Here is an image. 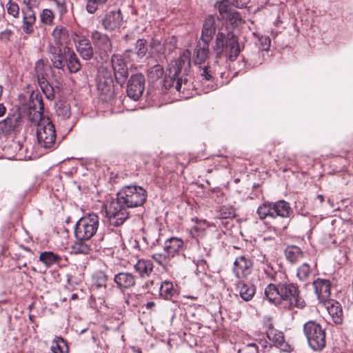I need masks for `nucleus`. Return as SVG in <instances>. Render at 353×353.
I'll return each instance as SVG.
<instances>
[{
	"label": "nucleus",
	"mask_w": 353,
	"mask_h": 353,
	"mask_svg": "<svg viewBox=\"0 0 353 353\" xmlns=\"http://www.w3.org/2000/svg\"><path fill=\"white\" fill-rule=\"evenodd\" d=\"M147 192L141 186L128 185L118 193L116 200L112 201L106 208V215L110 224L116 227L121 225L128 218V208H137L144 204Z\"/></svg>",
	"instance_id": "1"
},
{
	"label": "nucleus",
	"mask_w": 353,
	"mask_h": 353,
	"mask_svg": "<svg viewBox=\"0 0 353 353\" xmlns=\"http://www.w3.org/2000/svg\"><path fill=\"white\" fill-rule=\"evenodd\" d=\"M190 68L191 52L185 50L176 59L170 63L163 81L165 90H176L179 92L188 90Z\"/></svg>",
	"instance_id": "2"
},
{
	"label": "nucleus",
	"mask_w": 353,
	"mask_h": 353,
	"mask_svg": "<svg viewBox=\"0 0 353 353\" xmlns=\"http://www.w3.org/2000/svg\"><path fill=\"white\" fill-rule=\"evenodd\" d=\"M269 302L276 305H282L288 309L303 308L304 300L299 296L298 286L290 282H280L278 284L270 283L264 291Z\"/></svg>",
	"instance_id": "3"
},
{
	"label": "nucleus",
	"mask_w": 353,
	"mask_h": 353,
	"mask_svg": "<svg viewBox=\"0 0 353 353\" xmlns=\"http://www.w3.org/2000/svg\"><path fill=\"white\" fill-rule=\"evenodd\" d=\"M256 213L261 220L270 218L272 222H265L270 225L274 230H284L288 226L289 219L293 214V209L290 204L285 200H279L275 202H264L259 206Z\"/></svg>",
	"instance_id": "4"
},
{
	"label": "nucleus",
	"mask_w": 353,
	"mask_h": 353,
	"mask_svg": "<svg viewBox=\"0 0 353 353\" xmlns=\"http://www.w3.org/2000/svg\"><path fill=\"white\" fill-rule=\"evenodd\" d=\"M212 49L216 58L225 57L231 61L236 59L241 50L238 37L228 28L218 31Z\"/></svg>",
	"instance_id": "5"
},
{
	"label": "nucleus",
	"mask_w": 353,
	"mask_h": 353,
	"mask_svg": "<svg viewBox=\"0 0 353 353\" xmlns=\"http://www.w3.org/2000/svg\"><path fill=\"white\" fill-rule=\"evenodd\" d=\"M18 108L28 117L31 123H39V121L47 118L43 115V101L41 94L38 92H32L28 100L21 102Z\"/></svg>",
	"instance_id": "6"
},
{
	"label": "nucleus",
	"mask_w": 353,
	"mask_h": 353,
	"mask_svg": "<svg viewBox=\"0 0 353 353\" xmlns=\"http://www.w3.org/2000/svg\"><path fill=\"white\" fill-rule=\"evenodd\" d=\"M303 332L308 345L315 350L323 349L326 344L325 330L322 326L314 321H309L304 324Z\"/></svg>",
	"instance_id": "7"
},
{
	"label": "nucleus",
	"mask_w": 353,
	"mask_h": 353,
	"mask_svg": "<svg viewBox=\"0 0 353 353\" xmlns=\"http://www.w3.org/2000/svg\"><path fill=\"white\" fill-rule=\"evenodd\" d=\"M99 218L96 214H90L81 218L76 223L74 235L77 239L90 240L96 234Z\"/></svg>",
	"instance_id": "8"
},
{
	"label": "nucleus",
	"mask_w": 353,
	"mask_h": 353,
	"mask_svg": "<svg viewBox=\"0 0 353 353\" xmlns=\"http://www.w3.org/2000/svg\"><path fill=\"white\" fill-rule=\"evenodd\" d=\"M37 125V137L39 144L44 148H51L55 144L56 132L54 125L49 118H44Z\"/></svg>",
	"instance_id": "9"
},
{
	"label": "nucleus",
	"mask_w": 353,
	"mask_h": 353,
	"mask_svg": "<svg viewBox=\"0 0 353 353\" xmlns=\"http://www.w3.org/2000/svg\"><path fill=\"white\" fill-rule=\"evenodd\" d=\"M23 119L19 108L10 110L6 119L0 121V132L5 134H18L23 127Z\"/></svg>",
	"instance_id": "10"
},
{
	"label": "nucleus",
	"mask_w": 353,
	"mask_h": 353,
	"mask_svg": "<svg viewBox=\"0 0 353 353\" xmlns=\"http://www.w3.org/2000/svg\"><path fill=\"white\" fill-rule=\"evenodd\" d=\"M24 7L21 9L22 24L21 28L26 34H32L34 32L36 23V13L33 8L39 6L37 0H23Z\"/></svg>",
	"instance_id": "11"
},
{
	"label": "nucleus",
	"mask_w": 353,
	"mask_h": 353,
	"mask_svg": "<svg viewBox=\"0 0 353 353\" xmlns=\"http://www.w3.org/2000/svg\"><path fill=\"white\" fill-rule=\"evenodd\" d=\"M104 71L108 73V77H99L97 86L101 100L110 102L114 97V81L112 77L111 71L108 70H104Z\"/></svg>",
	"instance_id": "12"
},
{
	"label": "nucleus",
	"mask_w": 353,
	"mask_h": 353,
	"mask_svg": "<svg viewBox=\"0 0 353 353\" xmlns=\"http://www.w3.org/2000/svg\"><path fill=\"white\" fill-rule=\"evenodd\" d=\"M91 39L95 48L99 52L100 58L105 61L108 58V54L112 51V43L108 35L99 31L92 32Z\"/></svg>",
	"instance_id": "13"
},
{
	"label": "nucleus",
	"mask_w": 353,
	"mask_h": 353,
	"mask_svg": "<svg viewBox=\"0 0 353 353\" xmlns=\"http://www.w3.org/2000/svg\"><path fill=\"white\" fill-rule=\"evenodd\" d=\"M145 89V77L141 73L130 77L127 84V94L134 101H138L143 94Z\"/></svg>",
	"instance_id": "14"
},
{
	"label": "nucleus",
	"mask_w": 353,
	"mask_h": 353,
	"mask_svg": "<svg viewBox=\"0 0 353 353\" xmlns=\"http://www.w3.org/2000/svg\"><path fill=\"white\" fill-rule=\"evenodd\" d=\"M70 48L68 46H64L62 48L61 46H56L53 43L48 45V52L54 68L61 70L64 68L66 61V50Z\"/></svg>",
	"instance_id": "15"
},
{
	"label": "nucleus",
	"mask_w": 353,
	"mask_h": 353,
	"mask_svg": "<svg viewBox=\"0 0 353 353\" xmlns=\"http://www.w3.org/2000/svg\"><path fill=\"white\" fill-rule=\"evenodd\" d=\"M112 67L118 83L123 84L128 77V68L121 54H114L111 58Z\"/></svg>",
	"instance_id": "16"
},
{
	"label": "nucleus",
	"mask_w": 353,
	"mask_h": 353,
	"mask_svg": "<svg viewBox=\"0 0 353 353\" xmlns=\"http://www.w3.org/2000/svg\"><path fill=\"white\" fill-rule=\"evenodd\" d=\"M252 267L253 263L249 257L240 256L234 261L233 272L236 278L245 279L251 274Z\"/></svg>",
	"instance_id": "17"
},
{
	"label": "nucleus",
	"mask_w": 353,
	"mask_h": 353,
	"mask_svg": "<svg viewBox=\"0 0 353 353\" xmlns=\"http://www.w3.org/2000/svg\"><path fill=\"white\" fill-rule=\"evenodd\" d=\"M77 51L84 60H90L93 58L94 50L91 41L84 36L77 37L74 41Z\"/></svg>",
	"instance_id": "18"
},
{
	"label": "nucleus",
	"mask_w": 353,
	"mask_h": 353,
	"mask_svg": "<svg viewBox=\"0 0 353 353\" xmlns=\"http://www.w3.org/2000/svg\"><path fill=\"white\" fill-rule=\"evenodd\" d=\"M216 21H218V18L212 15L208 16L205 19L202 27L201 35L199 40L210 43L216 30Z\"/></svg>",
	"instance_id": "19"
},
{
	"label": "nucleus",
	"mask_w": 353,
	"mask_h": 353,
	"mask_svg": "<svg viewBox=\"0 0 353 353\" xmlns=\"http://www.w3.org/2000/svg\"><path fill=\"white\" fill-rule=\"evenodd\" d=\"M248 3V0H233L232 3L228 0H222L216 2L214 7L218 10L220 16L222 19H225L232 10V5L236 8H243L246 7Z\"/></svg>",
	"instance_id": "20"
},
{
	"label": "nucleus",
	"mask_w": 353,
	"mask_h": 353,
	"mask_svg": "<svg viewBox=\"0 0 353 353\" xmlns=\"http://www.w3.org/2000/svg\"><path fill=\"white\" fill-rule=\"evenodd\" d=\"M123 22V16L120 10L110 11L102 19V25L107 30H114L119 28Z\"/></svg>",
	"instance_id": "21"
},
{
	"label": "nucleus",
	"mask_w": 353,
	"mask_h": 353,
	"mask_svg": "<svg viewBox=\"0 0 353 353\" xmlns=\"http://www.w3.org/2000/svg\"><path fill=\"white\" fill-rule=\"evenodd\" d=\"M209 46V43L198 40L192 54V59L195 65L201 64L207 60L210 54Z\"/></svg>",
	"instance_id": "22"
},
{
	"label": "nucleus",
	"mask_w": 353,
	"mask_h": 353,
	"mask_svg": "<svg viewBox=\"0 0 353 353\" xmlns=\"http://www.w3.org/2000/svg\"><path fill=\"white\" fill-rule=\"evenodd\" d=\"M114 281L121 291L134 287L136 284L135 276L128 272H121L115 274Z\"/></svg>",
	"instance_id": "23"
},
{
	"label": "nucleus",
	"mask_w": 353,
	"mask_h": 353,
	"mask_svg": "<svg viewBox=\"0 0 353 353\" xmlns=\"http://www.w3.org/2000/svg\"><path fill=\"white\" fill-rule=\"evenodd\" d=\"M325 307L332 321L336 325L342 324L343 313L341 304L334 300H328L325 301Z\"/></svg>",
	"instance_id": "24"
},
{
	"label": "nucleus",
	"mask_w": 353,
	"mask_h": 353,
	"mask_svg": "<svg viewBox=\"0 0 353 353\" xmlns=\"http://www.w3.org/2000/svg\"><path fill=\"white\" fill-rule=\"evenodd\" d=\"M265 41H268V45L266 48H264L263 50H260L255 47L253 50L247 52L246 55L243 56V61L247 62L252 67H256L259 65H261L263 61V57L264 50H268L270 42L269 38H265Z\"/></svg>",
	"instance_id": "25"
},
{
	"label": "nucleus",
	"mask_w": 353,
	"mask_h": 353,
	"mask_svg": "<svg viewBox=\"0 0 353 353\" xmlns=\"http://www.w3.org/2000/svg\"><path fill=\"white\" fill-rule=\"evenodd\" d=\"M315 293L318 299L321 301H325L330 296V283L328 280L318 279L313 282Z\"/></svg>",
	"instance_id": "26"
},
{
	"label": "nucleus",
	"mask_w": 353,
	"mask_h": 353,
	"mask_svg": "<svg viewBox=\"0 0 353 353\" xmlns=\"http://www.w3.org/2000/svg\"><path fill=\"white\" fill-rule=\"evenodd\" d=\"M184 248L185 243L181 239L171 237L165 241L163 250L173 258Z\"/></svg>",
	"instance_id": "27"
},
{
	"label": "nucleus",
	"mask_w": 353,
	"mask_h": 353,
	"mask_svg": "<svg viewBox=\"0 0 353 353\" xmlns=\"http://www.w3.org/2000/svg\"><path fill=\"white\" fill-rule=\"evenodd\" d=\"M102 246L99 247V249ZM72 252L75 254H88L93 250H99L97 245L91 243L90 240H81L77 241L72 244L71 247Z\"/></svg>",
	"instance_id": "28"
},
{
	"label": "nucleus",
	"mask_w": 353,
	"mask_h": 353,
	"mask_svg": "<svg viewBox=\"0 0 353 353\" xmlns=\"http://www.w3.org/2000/svg\"><path fill=\"white\" fill-rule=\"evenodd\" d=\"M54 46H62L66 45L70 40L68 30L63 26H57L52 32Z\"/></svg>",
	"instance_id": "29"
},
{
	"label": "nucleus",
	"mask_w": 353,
	"mask_h": 353,
	"mask_svg": "<svg viewBox=\"0 0 353 353\" xmlns=\"http://www.w3.org/2000/svg\"><path fill=\"white\" fill-rule=\"evenodd\" d=\"M266 335L268 339L273 343V344L283 350H285L287 345L285 343L284 336L282 332L274 329L272 324L268 325L266 330Z\"/></svg>",
	"instance_id": "30"
},
{
	"label": "nucleus",
	"mask_w": 353,
	"mask_h": 353,
	"mask_svg": "<svg viewBox=\"0 0 353 353\" xmlns=\"http://www.w3.org/2000/svg\"><path fill=\"white\" fill-rule=\"evenodd\" d=\"M67 66L70 73H76L81 70V64L73 49H67L66 50V61Z\"/></svg>",
	"instance_id": "31"
},
{
	"label": "nucleus",
	"mask_w": 353,
	"mask_h": 353,
	"mask_svg": "<svg viewBox=\"0 0 353 353\" xmlns=\"http://www.w3.org/2000/svg\"><path fill=\"white\" fill-rule=\"evenodd\" d=\"M108 281V276L102 271H99L94 273L92 278V290H99L102 292L106 290V283Z\"/></svg>",
	"instance_id": "32"
},
{
	"label": "nucleus",
	"mask_w": 353,
	"mask_h": 353,
	"mask_svg": "<svg viewBox=\"0 0 353 353\" xmlns=\"http://www.w3.org/2000/svg\"><path fill=\"white\" fill-rule=\"evenodd\" d=\"M134 267L141 277L149 276L154 268L152 261L147 259L138 260Z\"/></svg>",
	"instance_id": "33"
},
{
	"label": "nucleus",
	"mask_w": 353,
	"mask_h": 353,
	"mask_svg": "<svg viewBox=\"0 0 353 353\" xmlns=\"http://www.w3.org/2000/svg\"><path fill=\"white\" fill-rule=\"evenodd\" d=\"M237 288L239 290L240 296L245 301L251 300L255 294L256 290L254 285L239 282Z\"/></svg>",
	"instance_id": "34"
},
{
	"label": "nucleus",
	"mask_w": 353,
	"mask_h": 353,
	"mask_svg": "<svg viewBox=\"0 0 353 353\" xmlns=\"http://www.w3.org/2000/svg\"><path fill=\"white\" fill-rule=\"evenodd\" d=\"M39 261L47 268L58 264L61 261V257L52 252H43L39 255Z\"/></svg>",
	"instance_id": "35"
},
{
	"label": "nucleus",
	"mask_w": 353,
	"mask_h": 353,
	"mask_svg": "<svg viewBox=\"0 0 353 353\" xmlns=\"http://www.w3.org/2000/svg\"><path fill=\"white\" fill-rule=\"evenodd\" d=\"M284 252L287 260L292 263L297 262L303 256L301 248L296 245L288 246Z\"/></svg>",
	"instance_id": "36"
},
{
	"label": "nucleus",
	"mask_w": 353,
	"mask_h": 353,
	"mask_svg": "<svg viewBox=\"0 0 353 353\" xmlns=\"http://www.w3.org/2000/svg\"><path fill=\"white\" fill-rule=\"evenodd\" d=\"M176 294V290L174 288L173 283L168 281L162 282L159 289V295L165 300H170Z\"/></svg>",
	"instance_id": "37"
},
{
	"label": "nucleus",
	"mask_w": 353,
	"mask_h": 353,
	"mask_svg": "<svg viewBox=\"0 0 353 353\" xmlns=\"http://www.w3.org/2000/svg\"><path fill=\"white\" fill-rule=\"evenodd\" d=\"M152 259L165 271L171 266L170 261L172 257L165 252L155 253L152 254Z\"/></svg>",
	"instance_id": "38"
},
{
	"label": "nucleus",
	"mask_w": 353,
	"mask_h": 353,
	"mask_svg": "<svg viewBox=\"0 0 353 353\" xmlns=\"http://www.w3.org/2000/svg\"><path fill=\"white\" fill-rule=\"evenodd\" d=\"M163 73V67L160 64H156L149 68L146 72L148 81L150 82H155L161 79Z\"/></svg>",
	"instance_id": "39"
},
{
	"label": "nucleus",
	"mask_w": 353,
	"mask_h": 353,
	"mask_svg": "<svg viewBox=\"0 0 353 353\" xmlns=\"http://www.w3.org/2000/svg\"><path fill=\"white\" fill-rule=\"evenodd\" d=\"M51 350L53 353H68L69 347L62 337H56L52 342Z\"/></svg>",
	"instance_id": "40"
},
{
	"label": "nucleus",
	"mask_w": 353,
	"mask_h": 353,
	"mask_svg": "<svg viewBox=\"0 0 353 353\" xmlns=\"http://www.w3.org/2000/svg\"><path fill=\"white\" fill-rule=\"evenodd\" d=\"M56 113L63 119L70 117V106L66 101H59L56 103Z\"/></svg>",
	"instance_id": "41"
},
{
	"label": "nucleus",
	"mask_w": 353,
	"mask_h": 353,
	"mask_svg": "<svg viewBox=\"0 0 353 353\" xmlns=\"http://www.w3.org/2000/svg\"><path fill=\"white\" fill-rule=\"evenodd\" d=\"M54 13L50 9H43L39 14L40 21L42 24L51 26L54 23Z\"/></svg>",
	"instance_id": "42"
},
{
	"label": "nucleus",
	"mask_w": 353,
	"mask_h": 353,
	"mask_svg": "<svg viewBox=\"0 0 353 353\" xmlns=\"http://www.w3.org/2000/svg\"><path fill=\"white\" fill-rule=\"evenodd\" d=\"M43 68V61L41 60L38 61L35 65V70L37 77L38 83L41 88L44 87V85L49 84L46 77L42 72Z\"/></svg>",
	"instance_id": "43"
},
{
	"label": "nucleus",
	"mask_w": 353,
	"mask_h": 353,
	"mask_svg": "<svg viewBox=\"0 0 353 353\" xmlns=\"http://www.w3.org/2000/svg\"><path fill=\"white\" fill-rule=\"evenodd\" d=\"M236 215L235 210L231 206L223 205L217 211V217L222 219H230Z\"/></svg>",
	"instance_id": "44"
},
{
	"label": "nucleus",
	"mask_w": 353,
	"mask_h": 353,
	"mask_svg": "<svg viewBox=\"0 0 353 353\" xmlns=\"http://www.w3.org/2000/svg\"><path fill=\"white\" fill-rule=\"evenodd\" d=\"M146 40L145 39H138L136 43L135 50H136V57L137 59H141L143 58L148 52V48L146 46Z\"/></svg>",
	"instance_id": "45"
},
{
	"label": "nucleus",
	"mask_w": 353,
	"mask_h": 353,
	"mask_svg": "<svg viewBox=\"0 0 353 353\" xmlns=\"http://www.w3.org/2000/svg\"><path fill=\"white\" fill-rule=\"evenodd\" d=\"M6 10L8 14L14 18V19H18L20 16V8L19 5L10 0L6 5Z\"/></svg>",
	"instance_id": "46"
},
{
	"label": "nucleus",
	"mask_w": 353,
	"mask_h": 353,
	"mask_svg": "<svg viewBox=\"0 0 353 353\" xmlns=\"http://www.w3.org/2000/svg\"><path fill=\"white\" fill-rule=\"evenodd\" d=\"M311 273V268L308 263H303L297 270L296 276L301 281H305Z\"/></svg>",
	"instance_id": "47"
},
{
	"label": "nucleus",
	"mask_w": 353,
	"mask_h": 353,
	"mask_svg": "<svg viewBox=\"0 0 353 353\" xmlns=\"http://www.w3.org/2000/svg\"><path fill=\"white\" fill-rule=\"evenodd\" d=\"M108 0H88L86 10L90 14H94L102 6H103Z\"/></svg>",
	"instance_id": "48"
},
{
	"label": "nucleus",
	"mask_w": 353,
	"mask_h": 353,
	"mask_svg": "<svg viewBox=\"0 0 353 353\" xmlns=\"http://www.w3.org/2000/svg\"><path fill=\"white\" fill-rule=\"evenodd\" d=\"M225 19L230 23L231 26L234 27H237L243 23L241 14L236 11L230 12Z\"/></svg>",
	"instance_id": "49"
},
{
	"label": "nucleus",
	"mask_w": 353,
	"mask_h": 353,
	"mask_svg": "<svg viewBox=\"0 0 353 353\" xmlns=\"http://www.w3.org/2000/svg\"><path fill=\"white\" fill-rule=\"evenodd\" d=\"M159 236L160 234L159 232H154L148 234L145 236L143 237V240L151 248H152L159 244Z\"/></svg>",
	"instance_id": "50"
},
{
	"label": "nucleus",
	"mask_w": 353,
	"mask_h": 353,
	"mask_svg": "<svg viewBox=\"0 0 353 353\" xmlns=\"http://www.w3.org/2000/svg\"><path fill=\"white\" fill-rule=\"evenodd\" d=\"M199 74L202 78V80L205 81H210L213 79V72L211 68L208 65H205L203 67H199Z\"/></svg>",
	"instance_id": "51"
},
{
	"label": "nucleus",
	"mask_w": 353,
	"mask_h": 353,
	"mask_svg": "<svg viewBox=\"0 0 353 353\" xmlns=\"http://www.w3.org/2000/svg\"><path fill=\"white\" fill-rule=\"evenodd\" d=\"M52 1L56 5L60 17H62L67 12L68 9L65 0H52Z\"/></svg>",
	"instance_id": "52"
},
{
	"label": "nucleus",
	"mask_w": 353,
	"mask_h": 353,
	"mask_svg": "<svg viewBox=\"0 0 353 353\" xmlns=\"http://www.w3.org/2000/svg\"><path fill=\"white\" fill-rule=\"evenodd\" d=\"M41 89L48 99H49V100L54 99V96H55L54 90L51 85H50V84L46 85H44V87L41 88Z\"/></svg>",
	"instance_id": "53"
},
{
	"label": "nucleus",
	"mask_w": 353,
	"mask_h": 353,
	"mask_svg": "<svg viewBox=\"0 0 353 353\" xmlns=\"http://www.w3.org/2000/svg\"><path fill=\"white\" fill-rule=\"evenodd\" d=\"M123 58V60L125 59L126 61H138L139 59L137 58L136 53L134 52L132 50H127L124 52L123 54L121 55Z\"/></svg>",
	"instance_id": "54"
},
{
	"label": "nucleus",
	"mask_w": 353,
	"mask_h": 353,
	"mask_svg": "<svg viewBox=\"0 0 353 353\" xmlns=\"http://www.w3.org/2000/svg\"><path fill=\"white\" fill-rule=\"evenodd\" d=\"M13 34V32L11 30L6 29L0 33V39L8 41L10 40V37Z\"/></svg>",
	"instance_id": "55"
},
{
	"label": "nucleus",
	"mask_w": 353,
	"mask_h": 353,
	"mask_svg": "<svg viewBox=\"0 0 353 353\" xmlns=\"http://www.w3.org/2000/svg\"><path fill=\"white\" fill-rule=\"evenodd\" d=\"M152 48L155 49L157 52H161V51L162 50V46L159 41H154L152 43Z\"/></svg>",
	"instance_id": "56"
},
{
	"label": "nucleus",
	"mask_w": 353,
	"mask_h": 353,
	"mask_svg": "<svg viewBox=\"0 0 353 353\" xmlns=\"http://www.w3.org/2000/svg\"><path fill=\"white\" fill-rule=\"evenodd\" d=\"M6 112V108L3 103L0 104V117H3Z\"/></svg>",
	"instance_id": "57"
},
{
	"label": "nucleus",
	"mask_w": 353,
	"mask_h": 353,
	"mask_svg": "<svg viewBox=\"0 0 353 353\" xmlns=\"http://www.w3.org/2000/svg\"><path fill=\"white\" fill-rule=\"evenodd\" d=\"M108 70L107 68H101V70H100V74L99 76V77H108V73L103 70Z\"/></svg>",
	"instance_id": "58"
},
{
	"label": "nucleus",
	"mask_w": 353,
	"mask_h": 353,
	"mask_svg": "<svg viewBox=\"0 0 353 353\" xmlns=\"http://www.w3.org/2000/svg\"><path fill=\"white\" fill-rule=\"evenodd\" d=\"M154 305H155V304H154V302H152V301L148 302V303H146V308H147V309H151L152 307H154Z\"/></svg>",
	"instance_id": "59"
},
{
	"label": "nucleus",
	"mask_w": 353,
	"mask_h": 353,
	"mask_svg": "<svg viewBox=\"0 0 353 353\" xmlns=\"http://www.w3.org/2000/svg\"><path fill=\"white\" fill-rule=\"evenodd\" d=\"M316 198H317V199H319V201H320L321 203H323V202L324 201V197H323V195H321V194H319V195L317 196V197H316Z\"/></svg>",
	"instance_id": "60"
},
{
	"label": "nucleus",
	"mask_w": 353,
	"mask_h": 353,
	"mask_svg": "<svg viewBox=\"0 0 353 353\" xmlns=\"http://www.w3.org/2000/svg\"><path fill=\"white\" fill-rule=\"evenodd\" d=\"M77 296V295L76 294H72V299H74Z\"/></svg>",
	"instance_id": "61"
},
{
	"label": "nucleus",
	"mask_w": 353,
	"mask_h": 353,
	"mask_svg": "<svg viewBox=\"0 0 353 353\" xmlns=\"http://www.w3.org/2000/svg\"><path fill=\"white\" fill-rule=\"evenodd\" d=\"M137 352H138V353H142V352H141V350H139L137 351Z\"/></svg>",
	"instance_id": "62"
},
{
	"label": "nucleus",
	"mask_w": 353,
	"mask_h": 353,
	"mask_svg": "<svg viewBox=\"0 0 353 353\" xmlns=\"http://www.w3.org/2000/svg\"><path fill=\"white\" fill-rule=\"evenodd\" d=\"M22 265H23V266H26V263H22Z\"/></svg>",
	"instance_id": "63"
},
{
	"label": "nucleus",
	"mask_w": 353,
	"mask_h": 353,
	"mask_svg": "<svg viewBox=\"0 0 353 353\" xmlns=\"http://www.w3.org/2000/svg\"><path fill=\"white\" fill-rule=\"evenodd\" d=\"M22 265H23V266H26V263H22Z\"/></svg>",
	"instance_id": "64"
}]
</instances>
